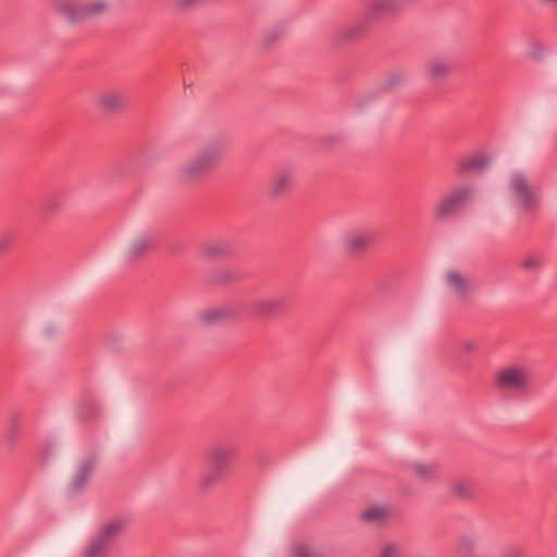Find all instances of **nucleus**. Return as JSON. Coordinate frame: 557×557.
<instances>
[{"label":"nucleus","instance_id":"f257e3e1","mask_svg":"<svg viewBox=\"0 0 557 557\" xmlns=\"http://www.w3.org/2000/svg\"><path fill=\"white\" fill-rule=\"evenodd\" d=\"M226 150L223 138L212 137L203 141L197 150L174 172V178L182 186L196 184L207 177L222 161Z\"/></svg>","mask_w":557,"mask_h":557},{"label":"nucleus","instance_id":"f03ea898","mask_svg":"<svg viewBox=\"0 0 557 557\" xmlns=\"http://www.w3.org/2000/svg\"><path fill=\"white\" fill-rule=\"evenodd\" d=\"M236 456L235 443L230 441L213 443L205 453V469L198 476L197 490L206 494L225 481L231 473Z\"/></svg>","mask_w":557,"mask_h":557},{"label":"nucleus","instance_id":"7ed1b4c3","mask_svg":"<svg viewBox=\"0 0 557 557\" xmlns=\"http://www.w3.org/2000/svg\"><path fill=\"white\" fill-rule=\"evenodd\" d=\"M110 9L107 0H97L78 3L75 0H57L55 10L64 16L70 24H78L86 20L104 15Z\"/></svg>","mask_w":557,"mask_h":557},{"label":"nucleus","instance_id":"20e7f679","mask_svg":"<svg viewBox=\"0 0 557 557\" xmlns=\"http://www.w3.org/2000/svg\"><path fill=\"white\" fill-rule=\"evenodd\" d=\"M473 188L470 185H460L445 194L433 209V218L436 222H444L456 216L471 199Z\"/></svg>","mask_w":557,"mask_h":557},{"label":"nucleus","instance_id":"39448f33","mask_svg":"<svg viewBox=\"0 0 557 557\" xmlns=\"http://www.w3.org/2000/svg\"><path fill=\"white\" fill-rule=\"evenodd\" d=\"M124 528L125 522L122 519H114L104 524L86 546L84 557H104Z\"/></svg>","mask_w":557,"mask_h":557},{"label":"nucleus","instance_id":"423d86ee","mask_svg":"<svg viewBox=\"0 0 557 557\" xmlns=\"http://www.w3.org/2000/svg\"><path fill=\"white\" fill-rule=\"evenodd\" d=\"M508 189L517 206L525 212L536 208L540 197L522 172H515L508 181Z\"/></svg>","mask_w":557,"mask_h":557},{"label":"nucleus","instance_id":"0eeeda50","mask_svg":"<svg viewBox=\"0 0 557 557\" xmlns=\"http://www.w3.org/2000/svg\"><path fill=\"white\" fill-rule=\"evenodd\" d=\"M494 384L504 393L527 395L530 389V375L522 367H507L496 373Z\"/></svg>","mask_w":557,"mask_h":557},{"label":"nucleus","instance_id":"6e6552de","mask_svg":"<svg viewBox=\"0 0 557 557\" xmlns=\"http://www.w3.org/2000/svg\"><path fill=\"white\" fill-rule=\"evenodd\" d=\"M288 308V298L285 295H268L252 300L250 311L261 319H276Z\"/></svg>","mask_w":557,"mask_h":557},{"label":"nucleus","instance_id":"1a4fd4ad","mask_svg":"<svg viewBox=\"0 0 557 557\" xmlns=\"http://www.w3.org/2000/svg\"><path fill=\"white\" fill-rule=\"evenodd\" d=\"M454 71V60L445 54H434L423 65L424 76L432 84L445 82L453 75Z\"/></svg>","mask_w":557,"mask_h":557},{"label":"nucleus","instance_id":"9d476101","mask_svg":"<svg viewBox=\"0 0 557 557\" xmlns=\"http://www.w3.org/2000/svg\"><path fill=\"white\" fill-rule=\"evenodd\" d=\"M296 182V171L290 166L280 168L270 180L267 193L268 196L273 199H280L285 197L289 190L294 187Z\"/></svg>","mask_w":557,"mask_h":557},{"label":"nucleus","instance_id":"9b49d317","mask_svg":"<svg viewBox=\"0 0 557 557\" xmlns=\"http://www.w3.org/2000/svg\"><path fill=\"white\" fill-rule=\"evenodd\" d=\"M369 24L364 16L359 21L334 29L330 35L331 46L339 48L361 38L367 33Z\"/></svg>","mask_w":557,"mask_h":557},{"label":"nucleus","instance_id":"f8f14e48","mask_svg":"<svg viewBox=\"0 0 557 557\" xmlns=\"http://www.w3.org/2000/svg\"><path fill=\"white\" fill-rule=\"evenodd\" d=\"M407 0H376L364 15L369 23L376 22L384 17H392L404 12Z\"/></svg>","mask_w":557,"mask_h":557},{"label":"nucleus","instance_id":"ddd939ff","mask_svg":"<svg viewBox=\"0 0 557 557\" xmlns=\"http://www.w3.org/2000/svg\"><path fill=\"white\" fill-rule=\"evenodd\" d=\"M156 236L152 233L136 236L124 251L125 262L133 263L145 258L152 250Z\"/></svg>","mask_w":557,"mask_h":557},{"label":"nucleus","instance_id":"4468645a","mask_svg":"<svg viewBox=\"0 0 557 557\" xmlns=\"http://www.w3.org/2000/svg\"><path fill=\"white\" fill-rule=\"evenodd\" d=\"M96 466L95 457H87L82 460L77 470L75 471L73 479L67 487V493L70 495H75L85 490L87 486L89 479L92 474V471Z\"/></svg>","mask_w":557,"mask_h":557},{"label":"nucleus","instance_id":"2eb2a0df","mask_svg":"<svg viewBox=\"0 0 557 557\" xmlns=\"http://www.w3.org/2000/svg\"><path fill=\"white\" fill-rule=\"evenodd\" d=\"M96 104L106 114H112L125 110L127 108L128 100L123 92L108 90L98 96Z\"/></svg>","mask_w":557,"mask_h":557},{"label":"nucleus","instance_id":"dca6fc26","mask_svg":"<svg viewBox=\"0 0 557 557\" xmlns=\"http://www.w3.org/2000/svg\"><path fill=\"white\" fill-rule=\"evenodd\" d=\"M238 315V310L234 307L222 306L205 310L199 313V321L205 326H215Z\"/></svg>","mask_w":557,"mask_h":557},{"label":"nucleus","instance_id":"f3484780","mask_svg":"<svg viewBox=\"0 0 557 557\" xmlns=\"http://www.w3.org/2000/svg\"><path fill=\"white\" fill-rule=\"evenodd\" d=\"M374 235L370 231H355L345 236V248L349 255L357 256L364 252L373 243Z\"/></svg>","mask_w":557,"mask_h":557},{"label":"nucleus","instance_id":"a211bd4d","mask_svg":"<svg viewBox=\"0 0 557 557\" xmlns=\"http://www.w3.org/2000/svg\"><path fill=\"white\" fill-rule=\"evenodd\" d=\"M235 252L234 245L227 239H216L207 243L202 247V257L209 260H218L231 257Z\"/></svg>","mask_w":557,"mask_h":557},{"label":"nucleus","instance_id":"6ab92c4d","mask_svg":"<svg viewBox=\"0 0 557 557\" xmlns=\"http://www.w3.org/2000/svg\"><path fill=\"white\" fill-rule=\"evenodd\" d=\"M244 278V273L235 268H220L212 271L208 281L215 285H230L238 283Z\"/></svg>","mask_w":557,"mask_h":557},{"label":"nucleus","instance_id":"aec40b11","mask_svg":"<svg viewBox=\"0 0 557 557\" xmlns=\"http://www.w3.org/2000/svg\"><path fill=\"white\" fill-rule=\"evenodd\" d=\"M446 284L459 298H466L471 290L470 282L455 270L446 273Z\"/></svg>","mask_w":557,"mask_h":557},{"label":"nucleus","instance_id":"412c9836","mask_svg":"<svg viewBox=\"0 0 557 557\" xmlns=\"http://www.w3.org/2000/svg\"><path fill=\"white\" fill-rule=\"evenodd\" d=\"M490 157L479 154L460 160L457 164V170L460 174L470 172H483L490 165Z\"/></svg>","mask_w":557,"mask_h":557},{"label":"nucleus","instance_id":"4be33fe9","mask_svg":"<svg viewBox=\"0 0 557 557\" xmlns=\"http://www.w3.org/2000/svg\"><path fill=\"white\" fill-rule=\"evenodd\" d=\"M451 494L461 500H470L475 496V487L471 482L456 481L450 485Z\"/></svg>","mask_w":557,"mask_h":557},{"label":"nucleus","instance_id":"5701e85b","mask_svg":"<svg viewBox=\"0 0 557 557\" xmlns=\"http://www.w3.org/2000/svg\"><path fill=\"white\" fill-rule=\"evenodd\" d=\"M21 416L20 413H12L8 419V430L5 432V443L12 447L15 445L21 430Z\"/></svg>","mask_w":557,"mask_h":557},{"label":"nucleus","instance_id":"b1692460","mask_svg":"<svg viewBox=\"0 0 557 557\" xmlns=\"http://www.w3.org/2000/svg\"><path fill=\"white\" fill-rule=\"evenodd\" d=\"M101 414L100 406L94 400H85L79 409L78 417L83 421H94Z\"/></svg>","mask_w":557,"mask_h":557},{"label":"nucleus","instance_id":"393cba45","mask_svg":"<svg viewBox=\"0 0 557 557\" xmlns=\"http://www.w3.org/2000/svg\"><path fill=\"white\" fill-rule=\"evenodd\" d=\"M389 516L386 507H372L361 512V519L371 523H381Z\"/></svg>","mask_w":557,"mask_h":557},{"label":"nucleus","instance_id":"a878e982","mask_svg":"<svg viewBox=\"0 0 557 557\" xmlns=\"http://www.w3.org/2000/svg\"><path fill=\"white\" fill-rule=\"evenodd\" d=\"M293 557H323L322 554L311 544L299 542L292 547Z\"/></svg>","mask_w":557,"mask_h":557},{"label":"nucleus","instance_id":"bb28decb","mask_svg":"<svg viewBox=\"0 0 557 557\" xmlns=\"http://www.w3.org/2000/svg\"><path fill=\"white\" fill-rule=\"evenodd\" d=\"M407 79V74L404 71H395L385 77L382 88L384 90H393L401 86Z\"/></svg>","mask_w":557,"mask_h":557},{"label":"nucleus","instance_id":"cd10ccee","mask_svg":"<svg viewBox=\"0 0 557 557\" xmlns=\"http://www.w3.org/2000/svg\"><path fill=\"white\" fill-rule=\"evenodd\" d=\"M479 347L476 339H461L456 345V352L461 356H472L479 351Z\"/></svg>","mask_w":557,"mask_h":557},{"label":"nucleus","instance_id":"c85d7f7f","mask_svg":"<svg viewBox=\"0 0 557 557\" xmlns=\"http://www.w3.org/2000/svg\"><path fill=\"white\" fill-rule=\"evenodd\" d=\"M412 470L420 480L429 481L435 478V466L433 465L416 463L412 466Z\"/></svg>","mask_w":557,"mask_h":557},{"label":"nucleus","instance_id":"c756f323","mask_svg":"<svg viewBox=\"0 0 557 557\" xmlns=\"http://www.w3.org/2000/svg\"><path fill=\"white\" fill-rule=\"evenodd\" d=\"M543 261L540 257L530 256L522 262V268L525 271H537L542 268Z\"/></svg>","mask_w":557,"mask_h":557},{"label":"nucleus","instance_id":"7c9ffc66","mask_svg":"<svg viewBox=\"0 0 557 557\" xmlns=\"http://www.w3.org/2000/svg\"><path fill=\"white\" fill-rule=\"evenodd\" d=\"M283 26H274L267 30L264 34V40L268 45H272L276 39L281 38L284 35Z\"/></svg>","mask_w":557,"mask_h":557},{"label":"nucleus","instance_id":"2f4dec72","mask_svg":"<svg viewBox=\"0 0 557 557\" xmlns=\"http://www.w3.org/2000/svg\"><path fill=\"white\" fill-rule=\"evenodd\" d=\"M14 236L12 233L5 232L0 234V256L5 253L13 244Z\"/></svg>","mask_w":557,"mask_h":557},{"label":"nucleus","instance_id":"473e14b6","mask_svg":"<svg viewBox=\"0 0 557 557\" xmlns=\"http://www.w3.org/2000/svg\"><path fill=\"white\" fill-rule=\"evenodd\" d=\"M205 0H178L177 8L181 11H189L201 4Z\"/></svg>","mask_w":557,"mask_h":557},{"label":"nucleus","instance_id":"72a5a7b5","mask_svg":"<svg viewBox=\"0 0 557 557\" xmlns=\"http://www.w3.org/2000/svg\"><path fill=\"white\" fill-rule=\"evenodd\" d=\"M59 203H58V200L57 198L54 197H51V198H48L46 203H45V210L49 213H54L59 210Z\"/></svg>","mask_w":557,"mask_h":557},{"label":"nucleus","instance_id":"f704fd0d","mask_svg":"<svg viewBox=\"0 0 557 557\" xmlns=\"http://www.w3.org/2000/svg\"><path fill=\"white\" fill-rule=\"evenodd\" d=\"M397 547L394 544H391L383 548L379 557H397Z\"/></svg>","mask_w":557,"mask_h":557},{"label":"nucleus","instance_id":"c9c22d12","mask_svg":"<svg viewBox=\"0 0 557 557\" xmlns=\"http://www.w3.org/2000/svg\"><path fill=\"white\" fill-rule=\"evenodd\" d=\"M536 3L543 8L557 10V0H535Z\"/></svg>","mask_w":557,"mask_h":557}]
</instances>
